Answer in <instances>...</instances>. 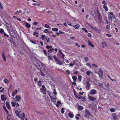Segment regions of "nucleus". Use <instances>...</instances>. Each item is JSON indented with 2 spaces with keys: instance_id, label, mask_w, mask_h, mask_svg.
<instances>
[{
  "instance_id": "1",
  "label": "nucleus",
  "mask_w": 120,
  "mask_h": 120,
  "mask_svg": "<svg viewBox=\"0 0 120 120\" xmlns=\"http://www.w3.org/2000/svg\"><path fill=\"white\" fill-rule=\"evenodd\" d=\"M115 16L114 15L113 13L112 12L109 13L108 17V19L109 21L112 22V19L113 18H115Z\"/></svg>"
},
{
  "instance_id": "2",
  "label": "nucleus",
  "mask_w": 120,
  "mask_h": 120,
  "mask_svg": "<svg viewBox=\"0 0 120 120\" xmlns=\"http://www.w3.org/2000/svg\"><path fill=\"white\" fill-rule=\"evenodd\" d=\"M54 97L55 98L53 97H52V96H50V98H51V100L55 104L56 103V95H55L54 96Z\"/></svg>"
},
{
  "instance_id": "3",
  "label": "nucleus",
  "mask_w": 120,
  "mask_h": 120,
  "mask_svg": "<svg viewBox=\"0 0 120 120\" xmlns=\"http://www.w3.org/2000/svg\"><path fill=\"white\" fill-rule=\"evenodd\" d=\"M99 77H102L103 75V72L100 69L99 71Z\"/></svg>"
},
{
  "instance_id": "4",
  "label": "nucleus",
  "mask_w": 120,
  "mask_h": 120,
  "mask_svg": "<svg viewBox=\"0 0 120 120\" xmlns=\"http://www.w3.org/2000/svg\"><path fill=\"white\" fill-rule=\"evenodd\" d=\"M89 81L90 80H87L86 82V87L87 89H88L89 87L90 86V84L89 82Z\"/></svg>"
},
{
  "instance_id": "5",
  "label": "nucleus",
  "mask_w": 120,
  "mask_h": 120,
  "mask_svg": "<svg viewBox=\"0 0 120 120\" xmlns=\"http://www.w3.org/2000/svg\"><path fill=\"white\" fill-rule=\"evenodd\" d=\"M31 60L34 61H39L38 60L36 57L34 56H31L30 57Z\"/></svg>"
},
{
  "instance_id": "6",
  "label": "nucleus",
  "mask_w": 120,
  "mask_h": 120,
  "mask_svg": "<svg viewBox=\"0 0 120 120\" xmlns=\"http://www.w3.org/2000/svg\"><path fill=\"white\" fill-rule=\"evenodd\" d=\"M88 97L89 100L92 101H94V100H96V98H95L93 97H91L89 96H88Z\"/></svg>"
},
{
  "instance_id": "7",
  "label": "nucleus",
  "mask_w": 120,
  "mask_h": 120,
  "mask_svg": "<svg viewBox=\"0 0 120 120\" xmlns=\"http://www.w3.org/2000/svg\"><path fill=\"white\" fill-rule=\"evenodd\" d=\"M15 99L17 101H19L21 99V97L18 95H17L15 97Z\"/></svg>"
},
{
  "instance_id": "8",
  "label": "nucleus",
  "mask_w": 120,
  "mask_h": 120,
  "mask_svg": "<svg viewBox=\"0 0 120 120\" xmlns=\"http://www.w3.org/2000/svg\"><path fill=\"white\" fill-rule=\"evenodd\" d=\"M105 86L106 87V88H105V87L104 86L103 87H102V88L106 90H108L109 89V84H108L107 85L105 84Z\"/></svg>"
},
{
  "instance_id": "9",
  "label": "nucleus",
  "mask_w": 120,
  "mask_h": 120,
  "mask_svg": "<svg viewBox=\"0 0 120 120\" xmlns=\"http://www.w3.org/2000/svg\"><path fill=\"white\" fill-rule=\"evenodd\" d=\"M112 114L113 118L114 119V120H117V118L116 117V114L114 113H112Z\"/></svg>"
},
{
  "instance_id": "10",
  "label": "nucleus",
  "mask_w": 120,
  "mask_h": 120,
  "mask_svg": "<svg viewBox=\"0 0 120 120\" xmlns=\"http://www.w3.org/2000/svg\"><path fill=\"white\" fill-rule=\"evenodd\" d=\"M6 106L7 108L9 109H10L11 108L10 105H9V103L8 102H6Z\"/></svg>"
},
{
  "instance_id": "11",
  "label": "nucleus",
  "mask_w": 120,
  "mask_h": 120,
  "mask_svg": "<svg viewBox=\"0 0 120 120\" xmlns=\"http://www.w3.org/2000/svg\"><path fill=\"white\" fill-rule=\"evenodd\" d=\"M2 58L4 61H6V57L5 56V55L4 53H2Z\"/></svg>"
},
{
  "instance_id": "12",
  "label": "nucleus",
  "mask_w": 120,
  "mask_h": 120,
  "mask_svg": "<svg viewBox=\"0 0 120 120\" xmlns=\"http://www.w3.org/2000/svg\"><path fill=\"white\" fill-rule=\"evenodd\" d=\"M24 24L27 28H30L31 26L29 23L26 22H25Z\"/></svg>"
},
{
  "instance_id": "13",
  "label": "nucleus",
  "mask_w": 120,
  "mask_h": 120,
  "mask_svg": "<svg viewBox=\"0 0 120 120\" xmlns=\"http://www.w3.org/2000/svg\"><path fill=\"white\" fill-rule=\"evenodd\" d=\"M68 116L71 118H72L74 116V115L71 112H69L68 113Z\"/></svg>"
},
{
  "instance_id": "14",
  "label": "nucleus",
  "mask_w": 120,
  "mask_h": 120,
  "mask_svg": "<svg viewBox=\"0 0 120 120\" xmlns=\"http://www.w3.org/2000/svg\"><path fill=\"white\" fill-rule=\"evenodd\" d=\"M96 91L94 89H92L90 91V93L91 94H94L96 93Z\"/></svg>"
},
{
  "instance_id": "15",
  "label": "nucleus",
  "mask_w": 120,
  "mask_h": 120,
  "mask_svg": "<svg viewBox=\"0 0 120 120\" xmlns=\"http://www.w3.org/2000/svg\"><path fill=\"white\" fill-rule=\"evenodd\" d=\"M15 91H14L13 92V93L12 95V96H14L17 93V90L16 89L15 90Z\"/></svg>"
},
{
  "instance_id": "16",
  "label": "nucleus",
  "mask_w": 120,
  "mask_h": 120,
  "mask_svg": "<svg viewBox=\"0 0 120 120\" xmlns=\"http://www.w3.org/2000/svg\"><path fill=\"white\" fill-rule=\"evenodd\" d=\"M78 99H81L83 101H85L86 100V98L85 97H83L81 96L79 97Z\"/></svg>"
},
{
  "instance_id": "17",
  "label": "nucleus",
  "mask_w": 120,
  "mask_h": 120,
  "mask_svg": "<svg viewBox=\"0 0 120 120\" xmlns=\"http://www.w3.org/2000/svg\"><path fill=\"white\" fill-rule=\"evenodd\" d=\"M15 113L17 116L20 118V114H19V112L18 111L16 110L15 111Z\"/></svg>"
},
{
  "instance_id": "18",
  "label": "nucleus",
  "mask_w": 120,
  "mask_h": 120,
  "mask_svg": "<svg viewBox=\"0 0 120 120\" xmlns=\"http://www.w3.org/2000/svg\"><path fill=\"white\" fill-rule=\"evenodd\" d=\"M85 112L86 114H88L89 115L91 116V115H90V112L87 109H86L85 110Z\"/></svg>"
},
{
  "instance_id": "19",
  "label": "nucleus",
  "mask_w": 120,
  "mask_h": 120,
  "mask_svg": "<svg viewBox=\"0 0 120 120\" xmlns=\"http://www.w3.org/2000/svg\"><path fill=\"white\" fill-rule=\"evenodd\" d=\"M88 43L89 45H90L92 47H94V45L92 44V43L90 41H88Z\"/></svg>"
},
{
  "instance_id": "20",
  "label": "nucleus",
  "mask_w": 120,
  "mask_h": 120,
  "mask_svg": "<svg viewBox=\"0 0 120 120\" xmlns=\"http://www.w3.org/2000/svg\"><path fill=\"white\" fill-rule=\"evenodd\" d=\"M107 45L106 43L104 42L102 43V46L103 48H104L106 47V46Z\"/></svg>"
},
{
  "instance_id": "21",
  "label": "nucleus",
  "mask_w": 120,
  "mask_h": 120,
  "mask_svg": "<svg viewBox=\"0 0 120 120\" xmlns=\"http://www.w3.org/2000/svg\"><path fill=\"white\" fill-rule=\"evenodd\" d=\"M103 7L105 11H107L108 10V8L107 6H106L105 5H103Z\"/></svg>"
},
{
  "instance_id": "22",
  "label": "nucleus",
  "mask_w": 120,
  "mask_h": 120,
  "mask_svg": "<svg viewBox=\"0 0 120 120\" xmlns=\"http://www.w3.org/2000/svg\"><path fill=\"white\" fill-rule=\"evenodd\" d=\"M3 108L4 109V110H5L6 112H7V113H8V110H7V109L4 106H3Z\"/></svg>"
},
{
  "instance_id": "23",
  "label": "nucleus",
  "mask_w": 120,
  "mask_h": 120,
  "mask_svg": "<svg viewBox=\"0 0 120 120\" xmlns=\"http://www.w3.org/2000/svg\"><path fill=\"white\" fill-rule=\"evenodd\" d=\"M72 79L74 82H75L77 79V77L75 76H72Z\"/></svg>"
},
{
  "instance_id": "24",
  "label": "nucleus",
  "mask_w": 120,
  "mask_h": 120,
  "mask_svg": "<svg viewBox=\"0 0 120 120\" xmlns=\"http://www.w3.org/2000/svg\"><path fill=\"white\" fill-rule=\"evenodd\" d=\"M41 81H38V85L40 87L41 86Z\"/></svg>"
},
{
  "instance_id": "25",
  "label": "nucleus",
  "mask_w": 120,
  "mask_h": 120,
  "mask_svg": "<svg viewBox=\"0 0 120 120\" xmlns=\"http://www.w3.org/2000/svg\"><path fill=\"white\" fill-rule=\"evenodd\" d=\"M78 108L79 110H81L83 109V107L79 105H78Z\"/></svg>"
},
{
  "instance_id": "26",
  "label": "nucleus",
  "mask_w": 120,
  "mask_h": 120,
  "mask_svg": "<svg viewBox=\"0 0 120 120\" xmlns=\"http://www.w3.org/2000/svg\"><path fill=\"white\" fill-rule=\"evenodd\" d=\"M52 30L54 31L57 32L58 31V29L57 28H53L52 29Z\"/></svg>"
},
{
  "instance_id": "27",
  "label": "nucleus",
  "mask_w": 120,
  "mask_h": 120,
  "mask_svg": "<svg viewBox=\"0 0 120 120\" xmlns=\"http://www.w3.org/2000/svg\"><path fill=\"white\" fill-rule=\"evenodd\" d=\"M1 99L2 101H3L4 100V95H1Z\"/></svg>"
},
{
  "instance_id": "28",
  "label": "nucleus",
  "mask_w": 120,
  "mask_h": 120,
  "mask_svg": "<svg viewBox=\"0 0 120 120\" xmlns=\"http://www.w3.org/2000/svg\"><path fill=\"white\" fill-rule=\"evenodd\" d=\"M74 27L76 29H78L79 27V25H76L75 26H74Z\"/></svg>"
},
{
  "instance_id": "29",
  "label": "nucleus",
  "mask_w": 120,
  "mask_h": 120,
  "mask_svg": "<svg viewBox=\"0 0 120 120\" xmlns=\"http://www.w3.org/2000/svg\"><path fill=\"white\" fill-rule=\"evenodd\" d=\"M4 81L5 83H9L8 80L6 79H5L4 80Z\"/></svg>"
},
{
  "instance_id": "30",
  "label": "nucleus",
  "mask_w": 120,
  "mask_h": 120,
  "mask_svg": "<svg viewBox=\"0 0 120 120\" xmlns=\"http://www.w3.org/2000/svg\"><path fill=\"white\" fill-rule=\"evenodd\" d=\"M11 103L12 104V106L13 107H15V103L13 101H12Z\"/></svg>"
},
{
  "instance_id": "31",
  "label": "nucleus",
  "mask_w": 120,
  "mask_h": 120,
  "mask_svg": "<svg viewBox=\"0 0 120 120\" xmlns=\"http://www.w3.org/2000/svg\"><path fill=\"white\" fill-rule=\"evenodd\" d=\"M57 61V63L60 65H61L62 64V62L61 61L58 60Z\"/></svg>"
},
{
  "instance_id": "32",
  "label": "nucleus",
  "mask_w": 120,
  "mask_h": 120,
  "mask_svg": "<svg viewBox=\"0 0 120 120\" xmlns=\"http://www.w3.org/2000/svg\"><path fill=\"white\" fill-rule=\"evenodd\" d=\"M0 32L1 34H4V32L3 29H0Z\"/></svg>"
},
{
  "instance_id": "33",
  "label": "nucleus",
  "mask_w": 120,
  "mask_h": 120,
  "mask_svg": "<svg viewBox=\"0 0 120 120\" xmlns=\"http://www.w3.org/2000/svg\"><path fill=\"white\" fill-rule=\"evenodd\" d=\"M43 51L45 55L46 56L47 55V53L46 52V50H43Z\"/></svg>"
},
{
  "instance_id": "34",
  "label": "nucleus",
  "mask_w": 120,
  "mask_h": 120,
  "mask_svg": "<svg viewBox=\"0 0 120 120\" xmlns=\"http://www.w3.org/2000/svg\"><path fill=\"white\" fill-rule=\"evenodd\" d=\"M91 72L90 71H88L86 72V74L87 75H89L91 73Z\"/></svg>"
},
{
  "instance_id": "35",
  "label": "nucleus",
  "mask_w": 120,
  "mask_h": 120,
  "mask_svg": "<svg viewBox=\"0 0 120 120\" xmlns=\"http://www.w3.org/2000/svg\"><path fill=\"white\" fill-rule=\"evenodd\" d=\"M45 35H43L41 36V38L42 40H43L45 39Z\"/></svg>"
},
{
  "instance_id": "36",
  "label": "nucleus",
  "mask_w": 120,
  "mask_h": 120,
  "mask_svg": "<svg viewBox=\"0 0 120 120\" xmlns=\"http://www.w3.org/2000/svg\"><path fill=\"white\" fill-rule=\"evenodd\" d=\"M82 78V77L81 76H78V79L79 81H81V79Z\"/></svg>"
},
{
  "instance_id": "37",
  "label": "nucleus",
  "mask_w": 120,
  "mask_h": 120,
  "mask_svg": "<svg viewBox=\"0 0 120 120\" xmlns=\"http://www.w3.org/2000/svg\"><path fill=\"white\" fill-rule=\"evenodd\" d=\"M53 58L56 61H57L58 60V59L55 56H53Z\"/></svg>"
},
{
  "instance_id": "38",
  "label": "nucleus",
  "mask_w": 120,
  "mask_h": 120,
  "mask_svg": "<svg viewBox=\"0 0 120 120\" xmlns=\"http://www.w3.org/2000/svg\"><path fill=\"white\" fill-rule=\"evenodd\" d=\"M49 31V30L47 29H45L43 31L44 32L46 33H47Z\"/></svg>"
},
{
  "instance_id": "39",
  "label": "nucleus",
  "mask_w": 120,
  "mask_h": 120,
  "mask_svg": "<svg viewBox=\"0 0 120 120\" xmlns=\"http://www.w3.org/2000/svg\"><path fill=\"white\" fill-rule=\"evenodd\" d=\"M10 42L12 43H14V42L12 39H11L9 40Z\"/></svg>"
},
{
  "instance_id": "40",
  "label": "nucleus",
  "mask_w": 120,
  "mask_h": 120,
  "mask_svg": "<svg viewBox=\"0 0 120 120\" xmlns=\"http://www.w3.org/2000/svg\"><path fill=\"white\" fill-rule=\"evenodd\" d=\"M41 75L43 76H45V74L43 73L41 71Z\"/></svg>"
},
{
  "instance_id": "41",
  "label": "nucleus",
  "mask_w": 120,
  "mask_h": 120,
  "mask_svg": "<svg viewBox=\"0 0 120 120\" xmlns=\"http://www.w3.org/2000/svg\"><path fill=\"white\" fill-rule=\"evenodd\" d=\"M84 58L85 60L86 61V62H87L88 60V58L87 57H84Z\"/></svg>"
},
{
  "instance_id": "42",
  "label": "nucleus",
  "mask_w": 120,
  "mask_h": 120,
  "mask_svg": "<svg viewBox=\"0 0 120 120\" xmlns=\"http://www.w3.org/2000/svg\"><path fill=\"white\" fill-rule=\"evenodd\" d=\"M52 46H49L48 45H47L46 46V47L48 49H49V48L51 49L52 48Z\"/></svg>"
},
{
  "instance_id": "43",
  "label": "nucleus",
  "mask_w": 120,
  "mask_h": 120,
  "mask_svg": "<svg viewBox=\"0 0 120 120\" xmlns=\"http://www.w3.org/2000/svg\"><path fill=\"white\" fill-rule=\"evenodd\" d=\"M54 92H53V94H55V95H56L57 94V93H56V91L55 89H54Z\"/></svg>"
},
{
  "instance_id": "44",
  "label": "nucleus",
  "mask_w": 120,
  "mask_h": 120,
  "mask_svg": "<svg viewBox=\"0 0 120 120\" xmlns=\"http://www.w3.org/2000/svg\"><path fill=\"white\" fill-rule=\"evenodd\" d=\"M110 111L112 112H115V109L112 108L110 109Z\"/></svg>"
},
{
  "instance_id": "45",
  "label": "nucleus",
  "mask_w": 120,
  "mask_h": 120,
  "mask_svg": "<svg viewBox=\"0 0 120 120\" xmlns=\"http://www.w3.org/2000/svg\"><path fill=\"white\" fill-rule=\"evenodd\" d=\"M82 30H85L86 32V33H88V31L87 30H86V28H82Z\"/></svg>"
},
{
  "instance_id": "46",
  "label": "nucleus",
  "mask_w": 120,
  "mask_h": 120,
  "mask_svg": "<svg viewBox=\"0 0 120 120\" xmlns=\"http://www.w3.org/2000/svg\"><path fill=\"white\" fill-rule=\"evenodd\" d=\"M48 57L49 59L50 60H52V56H48Z\"/></svg>"
},
{
  "instance_id": "47",
  "label": "nucleus",
  "mask_w": 120,
  "mask_h": 120,
  "mask_svg": "<svg viewBox=\"0 0 120 120\" xmlns=\"http://www.w3.org/2000/svg\"><path fill=\"white\" fill-rule=\"evenodd\" d=\"M100 82H99L98 81H96V82L95 83V84L97 86H98L99 85V83Z\"/></svg>"
},
{
  "instance_id": "48",
  "label": "nucleus",
  "mask_w": 120,
  "mask_h": 120,
  "mask_svg": "<svg viewBox=\"0 0 120 120\" xmlns=\"http://www.w3.org/2000/svg\"><path fill=\"white\" fill-rule=\"evenodd\" d=\"M83 92H80L79 93V96H80V95H82L84 93Z\"/></svg>"
},
{
  "instance_id": "49",
  "label": "nucleus",
  "mask_w": 120,
  "mask_h": 120,
  "mask_svg": "<svg viewBox=\"0 0 120 120\" xmlns=\"http://www.w3.org/2000/svg\"><path fill=\"white\" fill-rule=\"evenodd\" d=\"M42 90H45L46 88L45 87L44 85H43L42 86Z\"/></svg>"
},
{
  "instance_id": "50",
  "label": "nucleus",
  "mask_w": 120,
  "mask_h": 120,
  "mask_svg": "<svg viewBox=\"0 0 120 120\" xmlns=\"http://www.w3.org/2000/svg\"><path fill=\"white\" fill-rule=\"evenodd\" d=\"M92 66L93 67H95L96 68H97L98 67L97 65L94 64H93Z\"/></svg>"
},
{
  "instance_id": "51",
  "label": "nucleus",
  "mask_w": 120,
  "mask_h": 120,
  "mask_svg": "<svg viewBox=\"0 0 120 120\" xmlns=\"http://www.w3.org/2000/svg\"><path fill=\"white\" fill-rule=\"evenodd\" d=\"M109 27H110V26L109 25H107L106 27V29L108 30L109 29Z\"/></svg>"
},
{
  "instance_id": "52",
  "label": "nucleus",
  "mask_w": 120,
  "mask_h": 120,
  "mask_svg": "<svg viewBox=\"0 0 120 120\" xmlns=\"http://www.w3.org/2000/svg\"><path fill=\"white\" fill-rule=\"evenodd\" d=\"M38 23L37 22H34L33 24L35 25H38Z\"/></svg>"
},
{
  "instance_id": "53",
  "label": "nucleus",
  "mask_w": 120,
  "mask_h": 120,
  "mask_svg": "<svg viewBox=\"0 0 120 120\" xmlns=\"http://www.w3.org/2000/svg\"><path fill=\"white\" fill-rule=\"evenodd\" d=\"M103 84L102 83L100 82L99 83V85L98 86H102L103 87Z\"/></svg>"
},
{
  "instance_id": "54",
  "label": "nucleus",
  "mask_w": 120,
  "mask_h": 120,
  "mask_svg": "<svg viewBox=\"0 0 120 120\" xmlns=\"http://www.w3.org/2000/svg\"><path fill=\"white\" fill-rule=\"evenodd\" d=\"M17 107H18L19 106V104L17 102H16L15 103V105Z\"/></svg>"
},
{
  "instance_id": "55",
  "label": "nucleus",
  "mask_w": 120,
  "mask_h": 120,
  "mask_svg": "<svg viewBox=\"0 0 120 120\" xmlns=\"http://www.w3.org/2000/svg\"><path fill=\"white\" fill-rule=\"evenodd\" d=\"M89 115L88 114H86L85 115V117L86 118V117H88L89 116Z\"/></svg>"
},
{
  "instance_id": "56",
  "label": "nucleus",
  "mask_w": 120,
  "mask_h": 120,
  "mask_svg": "<svg viewBox=\"0 0 120 120\" xmlns=\"http://www.w3.org/2000/svg\"><path fill=\"white\" fill-rule=\"evenodd\" d=\"M86 65L90 67H91V64L89 63H86Z\"/></svg>"
},
{
  "instance_id": "57",
  "label": "nucleus",
  "mask_w": 120,
  "mask_h": 120,
  "mask_svg": "<svg viewBox=\"0 0 120 120\" xmlns=\"http://www.w3.org/2000/svg\"><path fill=\"white\" fill-rule=\"evenodd\" d=\"M30 41L32 43L34 44H36V43L34 41L31 40H30Z\"/></svg>"
},
{
  "instance_id": "58",
  "label": "nucleus",
  "mask_w": 120,
  "mask_h": 120,
  "mask_svg": "<svg viewBox=\"0 0 120 120\" xmlns=\"http://www.w3.org/2000/svg\"><path fill=\"white\" fill-rule=\"evenodd\" d=\"M66 72L68 73L69 74H70V71L69 70H67L66 71Z\"/></svg>"
},
{
  "instance_id": "59",
  "label": "nucleus",
  "mask_w": 120,
  "mask_h": 120,
  "mask_svg": "<svg viewBox=\"0 0 120 120\" xmlns=\"http://www.w3.org/2000/svg\"><path fill=\"white\" fill-rule=\"evenodd\" d=\"M45 26L47 28H48L49 27V26L47 24H46L45 25Z\"/></svg>"
},
{
  "instance_id": "60",
  "label": "nucleus",
  "mask_w": 120,
  "mask_h": 120,
  "mask_svg": "<svg viewBox=\"0 0 120 120\" xmlns=\"http://www.w3.org/2000/svg\"><path fill=\"white\" fill-rule=\"evenodd\" d=\"M74 95L75 96L76 98L77 99H78L79 97H78L77 95H76L75 93H74Z\"/></svg>"
},
{
  "instance_id": "61",
  "label": "nucleus",
  "mask_w": 120,
  "mask_h": 120,
  "mask_svg": "<svg viewBox=\"0 0 120 120\" xmlns=\"http://www.w3.org/2000/svg\"><path fill=\"white\" fill-rule=\"evenodd\" d=\"M91 34L90 33H88L87 35L88 36L90 37H91Z\"/></svg>"
},
{
  "instance_id": "62",
  "label": "nucleus",
  "mask_w": 120,
  "mask_h": 120,
  "mask_svg": "<svg viewBox=\"0 0 120 120\" xmlns=\"http://www.w3.org/2000/svg\"><path fill=\"white\" fill-rule=\"evenodd\" d=\"M61 54L62 56V58H63L65 56V55H64L63 53H62Z\"/></svg>"
},
{
  "instance_id": "63",
  "label": "nucleus",
  "mask_w": 120,
  "mask_h": 120,
  "mask_svg": "<svg viewBox=\"0 0 120 120\" xmlns=\"http://www.w3.org/2000/svg\"><path fill=\"white\" fill-rule=\"evenodd\" d=\"M106 36L109 37H111V35H109L108 34H106Z\"/></svg>"
},
{
  "instance_id": "64",
  "label": "nucleus",
  "mask_w": 120,
  "mask_h": 120,
  "mask_svg": "<svg viewBox=\"0 0 120 120\" xmlns=\"http://www.w3.org/2000/svg\"><path fill=\"white\" fill-rule=\"evenodd\" d=\"M59 33L60 34H64V32H62L61 31H59Z\"/></svg>"
}]
</instances>
